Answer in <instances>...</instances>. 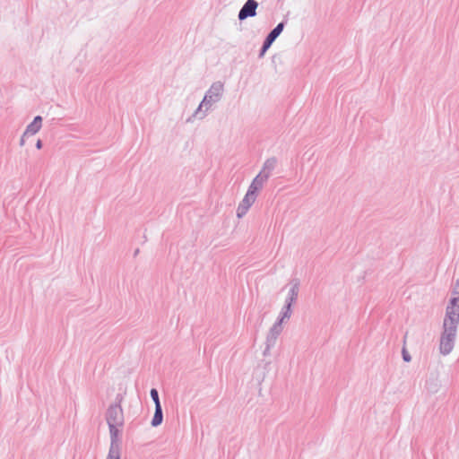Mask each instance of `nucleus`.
<instances>
[{"label": "nucleus", "instance_id": "13", "mask_svg": "<svg viewBox=\"0 0 459 459\" xmlns=\"http://www.w3.org/2000/svg\"><path fill=\"white\" fill-rule=\"evenodd\" d=\"M277 165V159L275 157L268 158L263 164V168L259 174L266 175V178L268 179L271 176L272 171L275 169Z\"/></svg>", "mask_w": 459, "mask_h": 459}, {"label": "nucleus", "instance_id": "5", "mask_svg": "<svg viewBox=\"0 0 459 459\" xmlns=\"http://www.w3.org/2000/svg\"><path fill=\"white\" fill-rule=\"evenodd\" d=\"M284 22H280L273 30H272L269 34L266 36L262 48L259 53V56L262 57L268 50V48L272 46L274 40L279 37V35L282 32L284 29Z\"/></svg>", "mask_w": 459, "mask_h": 459}, {"label": "nucleus", "instance_id": "18", "mask_svg": "<svg viewBox=\"0 0 459 459\" xmlns=\"http://www.w3.org/2000/svg\"><path fill=\"white\" fill-rule=\"evenodd\" d=\"M403 359L406 362H410L411 360V355L408 353V351L404 348L403 350Z\"/></svg>", "mask_w": 459, "mask_h": 459}, {"label": "nucleus", "instance_id": "19", "mask_svg": "<svg viewBox=\"0 0 459 459\" xmlns=\"http://www.w3.org/2000/svg\"><path fill=\"white\" fill-rule=\"evenodd\" d=\"M36 148L39 149V150L42 148V141L41 140H38L37 141Z\"/></svg>", "mask_w": 459, "mask_h": 459}, {"label": "nucleus", "instance_id": "7", "mask_svg": "<svg viewBox=\"0 0 459 459\" xmlns=\"http://www.w3.org/2000/svg\"><path fill=\"white\" fill-rule=\"evenodd\" d=\"M299 285H300L299 280L297 278L292 279L288 283L286 288H288L289 290H288V295H287L285 302H284L285 304L293 305L297 301L298 296H299Z\"/></svg>", "mask_w": 459, "mask_h": 459}, {"label": "nucleus", "instance_id": "4", "mask_svg": "<svg viewBox=\"0 0 459 459\" xmlns=\"http://www.w3.org/2000/svg\"><path fill=\"white\" fill-rule=\"evenodd\" d=\"M282 331L283 325L278 321H275L274 324L269 328L264 342V350L263 352L264 356L270 354L272 348L275 346L277 340Z\"/></svg>", "mask_w": 459, "mask_h": 459}, {"label": "nucleus", "instance_id": "17", "mask_svg": "<svg viewBox=\"0 0 459 459\" xmlns=\"http://www.w3.org/2000/svg\"><path fill=\"white\" fill-rule=\"evenodd\" d=\"M151 397L154 402L155 406L161 405L159 398V393L155 388H152L150 392Z\"/></svg>", "mask_w": 459, "mask_h": 459}, {"label": "nucleus", "instance_id": "12", "mask_svg": "<svg viewBox=\"0 0 459 459\" xmlns=\"http://www.w3.org/2000/svg\"><path fill=\"white\" fill-rule=\"evenodd\" d=\"M42 126V117L40 116H37L34 117L33 121L29 124L23 133V136L33 135L37 134Z\"/></svg>", "mask_w": 459, "mask_h": 459}, {"label": "nucleus", "instance_id": "9", "mask_svg": "<svg viewBox=\"0 0 459 459\" xmlns=\"http://www.w3.org/2000/svg\"><path fill=\"white\" fill-rule=\"evenodd\" d=\"M110 435V446L109 447L121 448L120 444V430L124 425L108 424Z\"/></svg>", "mask_w": 459, "mask_h": 459}, {"label": "nucleus", "instance_id": "14", "mask_svg": "<svg viewBox=\"0 0 459 459\" xmlns=\"http://www.w3.org/2000/svg\"><path fill=\"white\" fill-rule=\"evenodd\" d=\"M291 315H292V305L284 303L276 321L284 325L285 323H287L290 320V318L291 317Z\"/></svg>", "mask_w": 459, "mask_h": 459}, {"label": "nucleus", "instance_id": "3", "mask_svg": "<svg viewBox=\"0 0 459 459\" xmlns=\"http://www.w3.org/2000/svg\"><path fill=\"white\" fill-rule=\"evenodd\" d=\"M123 395L118 394L116 396L115 402L111 403L106 411L107 424L124 425L125 417L124 411L121 403L123 402Z\"/></svg>", "mask_w": 459, "mask_h": 459}, {"label": "nucleus", "instance_id": "15", "mask_svg": "<svg viewBox=\"0 0 459 459\" xmlns=\"http://www.w3.org/2000/svg\"><path fill=\"white\" fill-rule=\"evenodd\" d=\"M163 420V413H162V408L161 405L155 406V411L153 418L152 420V427H158L162 423Z\"/></svg>", "mask_w": 459, "mask_h": 459}, {"label": "nucleus", "instance_id": "20", "mask_svg": "<svg viewBox=\"0 0 459 459\" xmlns=\"http://www.w3.org/2000/svg\"><path fill=\"white\" fill-rule=\"evenodd\" d=\"M24 137H25V136H23V135H22V138H21V140H20V145H21V146H23V145L25 144Z\"/></svg>", "mask_w": 459, "mask_h": 459}, {"label": "nucleus", "instance_id": "6", "mask_svg": "<svg viewBox=\"0 0 459 459\" xmlns=\"http://www.w3.org/2000/svg\"><path fill=\"white\" fill-rule=\"evenodd\" d=\"M258 7V2L255 0H247L238 12V18L239 21H244L248 17H254L256 15V9Z\"/></svg>", "mask_w": 459, "mask_h": 459}, {"label": "nucleus", "instance_id": "2", "mask_svg": "<svg viewBox=\"0 0 459 459\" xmlns=\"http://www.w3.org/2000/svg\"><path fill=\"white\" fill-rule=\"evenodd\" d=\"M223 93L224 84L221 81L214 82L206 91L203 100L186 122H192L193 119H204L213 107L221 100Z\"/></svg>", "mask_w": 459, "mask_h": 459}, {"label": "nucleus", "instance_id": "16", "mask_svg": "<svg viewBox=\"0 0 459 459\" xmlns=\"http://www.w3.org/2000/svg\"><path fill=\"white\" fill-rule=\"evenodd\" d=\"M121 448L109 447L106 459H120Z\"/></svg>", "mask_w": 459, "mask_h": 459}, {"label": "nucleus", "instance_id": "1", "mask_svg": "<svg viewBox=\"0 0 459 459\" xmlns=\"http://www.w3.org/2000/svg\"><path fill=\"white\" fill-rule=\"evenodd\" d=\"M458 325L459 313L446 311L439 340V352L444 356L450 354L455 347Z\"/></svg>", "mask_w": 459, "mask_h": 459}, {"label": "nucleus", "instance_id": "10", "mask_svg": "<svg viewBox=\"0 0 459 459\" xmlns=\"http://www.w3.org/2000/svg\"><path fill=\"white\" fill-rule=\"evenodd\" d=\"M267 180L266 175L258 174L251 182L247 192H251L252 195H256V193L263 188L264 184Z\"/></svg>", "mask_w": 459, "mask_h": 459}, {"label": "nucleus", "instance_id": "8", "mask_svg": "<svg viewBox=\"0 0 459 459\" xmlns=\"http://www.w3.org/2000/svg\"><path fill=\"white\" fill-rule=\"evenodd\" d=\"M255 199H256V195H252L251 192H247L243 200L240 202V204L238 206V209H237L238 218H242L243 216H245L247 214V211L252 206V204L255 203Z\"/></svg>", "mask_w": 459, "mask_h": 459}, {"label": "nucleus", "instance_id": "11", "mask_svg": "<svg viewBox=\"0 0 459 459\" xmlns=\"http://www.w3.org/2000/svg\"><path fill=\"white\" fill-rule=\"evenodd\" d=\"M453 294L455 297L450 299L446 311H454L455 313H459V279L455 281Z\"/></svg>", "mask_w": 459, "mask_h": 459}]
</instances>
